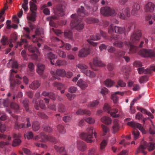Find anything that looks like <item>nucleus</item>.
<instances>
[{
    "mask_svg": "<svg viewBox=\"0 0 155 155\" xmlns=\"http://www.w3.org/2000/svg\"><path fill=\"white\" fill-rule=\"evenodd\" d=\"M24 29L26 32V34H24L25 37L28 39H31V38L29 35L30 33V30L29 28L28 27H24Z\"/></svg>",
    "mask_w": 155,
    "mask_h": 155,
    "instance_id": "nucleus-53",
    "label": "nucleus"
},
{
    "mask_svg": "<svg viewBox=\"0 0 155 155\" xmlns=\"http://www.w3.org/2000/svg\"><path fill=\"white\" fill-rule=\"evenodd\" d=\"M51 73L53 75V79H59L60 78L58 76L63 77L66 75L65 70L61 69H58L55 72L51 71Z\"/></svg>",
    "mask_w": 155,
    "mask_h": 155,
    "instance_id": "nucleus-11",
    "label": "nucleus"
},
{
    "mask_svg": "<svg viewBox=\"0 0 155 155\" xmlns=\"http://www.w3.org/2000/svg\"><path fill=\"white\" fill-rule=\"evenodd\" d=\"M77 66L81 69V72L84 74L87 70V69L88 68V66L82 63H80L77 65Z\"/></svg>",
    "mask_w": 155,
    "mask_h": 155,
    "instance_id": "nucleus-35",
    "label": "nucleus"
},
{
    "mask_svg": "<svg viewBox=\"0 0 155 155\" xmlns=\"http://www.w3.org/2000/svg\"><path fill=\"white\" fill-rule=\"evenodd\" d=\"M45 56L46 58H48L50 60L56 59L57 57L56 55L53 54L51 52L48 53L45 55Z\"/></svg>",
    "mask_w": 155,
    "mask_h": 155,
    "instance_id": "nucleus-43",
    "label": "nucleus"
},
{
    "mask_svg": "<svg viewBox=\"0 0 155 155\" xmlns=\"http://www.w3.org/2000/svg\"><path fill=\"white\" fill-rule=\"evenodd\" d=\"M99 103V101L98 100H96L89 103L87 106L89 107H92L96 106L98 105Z\"/></svg>",
    "mask_w": 155,
    "mask_h": 155,
    "instance_id": "nucleus-54",
    "label": "nucleus"
},
{
    "mask_svg": "<svg viewBox=\"0 0 155 155\" xmlns=\"http://www.w3.org/2000/svg\"><path fill=\"white\" fill-rule=\"evenodd\" d=\"M141 36V33L140 30L135 31L131 35L130 40L132 43L136 44L139 40Z\"/></svg>",
    "mask_w": 155,
    "mask_h": 155,
    "instance_id": "nucleus-12",
    "label": "nucleus"
},
{
    "mask_svg": "<svg viewBox=\"0 0 155 155\" xmlns=\"http://www.w3.org/2000/svg\"><path fill=\"white\" fill-rule=\"evenodd\" d=\"M67 62L64 60H58L56 61L55 65L58 66H64L67 64Z\"/></svg>",
    "mask_w": 155,
    "mask_h": 155,
    "instance_id": "nucleus-45",
    "label": "nucleus"
},
{
    "mask_svg": "<svg viewBox=\"0 0 155 155\" xmlns=\"http://www.w3.org/2000/svg\"><path fill=\"white\" fill-rule=\"evenodd\" d=\"M61 43L62 44L61 46L60 47V48H63L64 49H66L67 50H69L71 48V45L68 43L64 44L62 41H60Z\"/></svg>",
    "mask_w": 155,
    "mask_h": 155,
    "instance_id": "nucleus-41",
    "label": "nucleus"
},
{
    "mask_svg": "<svg viewBox=\"0 0 155 155\" xmlns=\"http://www.w3.org/2000/svg\"><path fill=\"white\" fill-rule=\"evenodd\" d=\"M29 100L28 99H25L23 101V104L25 108V109L27 111H28L29 108L28 107Z\"/></svg>",
    "mask_w": 155,
    "mask_h": 155,
    "instance_id": "nucleus-52",
    "label": "nucleus"
},
{
    "mask_svg": "<svg viewBox=\"0 0 155 155\" xmlns=\"http://www.w3.org/2000/svg\"><path fill=\"white\" fill-rule=\"evenodd\" d=\"M103 133V135L105 136L109 131V128L106 126L102 124L101 126Z\"/></svg>",
    "mask_w": 155,
    "mask_h": 155,
    "instance_id": "nucleus-49",
    "label": "nucleus"
},
{
    "mask_svg": "<svg viewBox=\"0 0 155 155\" xmlns=\"http://www.w3.org/2000/svg\"><path fill=\"white\" fill-rule=\"evenodd\" d=\"M30 9L32 12L30 15L27 16V18L28 21L29 26L31 30H33L35 26L32 22L35 21L36 17V13L34 11L37 10V8L36 5L32 2H30Z\"/></svg>",
    "mask_w": 155,
    "mask_h": 155,
    "instance_id": "nucleus-3",
    "label": "nucleus"
},
{
    "mask_svg": "<svg viewBox=\"0 0 155 155\" xmlns=\"http://www.w3.org/2000/svg\"><path fill=\"white\" fill-rule=\"evenodd\" d=\"M53 85L54 87H57L58 89L60 90L63 89L64 87V85L63 84L57 82L54 83L53 84Z\"/></svg>",
    "mask_w": 155,
    "mask_h": 155,
    "instance_id": "nucleus-56",
    "label": "nucleus"
},
{
    "mask_svg": "<svg viewBox=\"0 0 155 155\" xmlns=\"http://www.w3.org/2000/svg\"><path fill=\"white\" fill-rule=\"evenodd\" d=\"M85 21L87 23L89 24L97 23L99 21L98 19L92 18H87L85 19Z\"/></svg>",
    "mask_w": 155,
    "mask_h": 155,
    "instance_id": "nucleus-42",
    "label": "nucleus"
},
{
    "mask_svg": "<svg viewBox=\"0 0 155 155\" xmlns=\"http://www.w3.org/2000/svg\"><path fill=\"white\" fill-rule=\"evenodd\" d=\"M64 35L66 38L71 39L72 38V33L71 31H67L64 32Z\"/></svg>",
    "mask_w": 155,
    "mask_h": 155,
    "instance_id": "nucleus-58",
    "label": "nucleus"
},
{
    "mask_svg": "<svg viewBox=\"0 0 155 155\" xmlns=\"http://www.w3.org/2000/svg\"><path fill=\"white\" fill-rule=\"evenodd\" d=\"M40 124L38 121L34 122L32 125V128L33 130L34 131H36L38 130L40 128Z\"/></svg>",
    "mask_w": 155,
    "mask_h": 155,
    "instance_id": "nucleus-44",
    "label": "nucleus"
},
{
    "mask_svg": "<svg viewBox=\"0 0 155 155\" xmlns=\"http://www.w3.org/2000/svg\"><path fill=\"white\" fill-rule=\"evenodd\" d=\"M148 77L147 75H144L141 77L139 81L140 83H144L148 81Z\"/></svg>",
    "mask_w": 155,
    "mask_h": 155,
    "instance_id": "nucleus-60",
    "label": "nucleus"
},
{
    "mask_svg": "<svg viewBox=\"0 0 155 155\" xmlns=\"http://www.w3.org/2000/svg\"><path fill=\"white\" fill-rule=\"evenodd\" d=\"M35 35L32 36V40L33 42H36L41 40V39L38 37L41 36L42 38V35L44 34V31L43 29L40 28H37L35 31Z\"/></svg>",
    "mask_w": 155,
    "mask_h": 155,
    "instance_id": "nucleus-8",
    "label": "nucleus"
},
{
    "mask_svg": "<svg viewBox=\"0 0 155 155\" xmlns=\"http://www.w3.org/2000/svg\"><path fill=\"white\" fill-rule=\"evenodd\" d=\"M127 45L130 47V51L131 53H136L137 50V47L135 46L132 45V43L128 42V43H126Z\"/></svg>",
    "mask_w": 155,
    "mask_h": 155,
    "instance_id": "nucleus-31",
    "label": "nucleus"
},
{
    "mask_svg": "<svg viewBox=\"0 0 155 155\" xmlns=\"http://www.w3.org/2000/svg\"><path fill=\"white\" fill-rule=\"evenodd\" d=\"M114 82L110 79H107L104 82L105 85L107 87H111L114 83Z\"/></svg>",
    "mask_w": 155,
    "mask_h": 155,
    "instance_id": "nucleus-48",
    "label": "nucleus"
},
{
    "mask_svg": "<svg viewBox=\"0 0 155 155\" xmlns=\"http://www.w3.org/2000/svg\"><path fill=\"white\" fill-rule=\"evenodd\" d=\"M115 32L116 33L125 34L126 33V30L124 27L116 26L115 27Z\"/></svg>",
    "mask_w": 155,
    "mask_h": 155,
    "instance_id": "nucleus-26",
    "label": "nucleus"
},
{
    "mask_svg": "<svg viewBox=\"0 0 155 155\" xmlns=\"http://www.w3.org/2000/svg\"><path fill=\"white\" fill-rule=\"evenodd\" d=\"M37 73L40 75H42L45 68L44 65L41 64H38L37 65Z\"/></svg>",
    "mask_w": 155,
    "mask_h": 155,
    "instance_id": "nucleus-33",
    "label": "nucleus"
},
{
    "mask_svg": "<svg viewBox=\"0 0 155 155\" xmlns=\"http://www.w3.org/2000/svg\"><path fill=\"white\" fill-rule=\"evenodd\" d=\"M41 82L38 81H35L30 84L29 87L32 89H36L40 86Z\"/></svg>",
    "mask_w": 155,
    "mask_h": 155,
    "instance_id": "nucleus-25",
    "label": "nucleus"
},
{
    "mask_svg": "<svg viewBox=\"0 0 155 155\" xmlns=\"http://www.w3.org/2000/svg\"><path fill=\"white\" fill-rule=\"evenodd\" d=\"M104 110L110 114L111 116L114 117H117L119 116L118 114H116L118 112L117 109H111V107L107 104H105L104 107Z\"/></svg>",
    "mask_w": 155,
    "mask_h": 155,
    "instance_id": "nucleus-9",
    "label": "nucleus"
},
{
    "mask_svg": "<svg viewBox=\"0 0 155 155\" xmlns=\"http://www.w3.org/2000/svg\"><path fill=\"white\" fill-rule=\"evenodd\" d=\"M27 124L26 125L25 124H19L18 122H16L15 123V127L16 129H19L21 128H25L30 127L31 124L30 121V119L29 117H27L26 119Z\"/></svg>",
    "mask_w": 155,
    "mask_h": 155,
    "instance_id": "nucleus-13",
    "label": "nucleus"
},
{
    "mask_svg": "<svg viewBox=\"0 0 155 155\" xmlns=\"http://www.w3.org/2000/svg\"><path fill=\"white\" fill-rule=\"evenodd\" d=\"M65 6L61 4H59L56 7L57 12L55 13V15L58 16H63L65 15L64 9Z\"/></svg>",
    "mask_w": 155,
    "mask_h": 155,
    "instance_id": "nucleus-16",
    "label": "nucleus"
},
{
    "mask_svg": "<svg viewBox=\"0 0 155 155\" xmlns=\"http://www.w3.org/2000/svg\"><path fill=\"white\" fill-rule=\"evenodd\" d=\"M140 54L144 58H152L155 56V52L150 49H143L139 52Z\"/></svg>",
    "mask_w": 155,
    "mask_h": 155,
    "instance_id": "nucleus-7",
    "label": "nucleus"
},
{
    "mask_svg": "<svg viewBox=\"0 0 155 155\" xmlns=\"http://www.w3.org/2000/svg\"><path fill=\"white\" fill-rule=\"evenodd\" d=\"M101 14L105 16H115L117 13L115 10L108 7H105L101 8L100 10Z\"/></svg>",
    "mask_w": 155,
    "mask_h": 155,
    "instance_id": "nucleus-6",
    "label": "nucleus"
},
{
    "mask_svg": "<svg viewBox=\"0 0 155 155\" xmlns=\"http://www.w3.org/2000/svg\"><path fill=\"white\" fill-rule=\"evenodd\" d=\"M127 125L135 128H138L143 134L146 133V131L143 127L141 124L139 123L130 121L127 123Z\"/></svg>",
    "mask_w": 155,
    "mask_h": 155,
    "instance_id": "nucleus-17",
    "label": "nucleus"
},
{
    "mask_svg": "<svg viewBox=\"0 0 155 155\" xmlns=\"http://www.w3.org/2000/svg\"><path fill=\"white\" fill-rule=\"evenodd\" d=\"M57 53L59 56L63 58H65L66 57V54L64 52L58 50L56 51Z\"/></svg>",
    "mask_w": 155,
    "mask_h": 155,
    "instance_id": "nucleus-51",
    "label": "nucleus"
},
{
    "mask_svg": "<svg viewBox=\"0 0 155 155\" xmlns=\"http://www.w3.org/2000/svg\"><path fill=\"white\" fill-rule=\"evenodd\" d=\"M89 52V48H84L80 51L78 55L80 57H85L88 55Z\"/></svg>",
    "mask_w": 155,
    "mask_h": 155,
    "instance_id": "nucleus-23",
    "label": "nucleus"
},
{
    "mask_svg": "<svg viewBox=\"0 0 155 155\" xmlns=\"http://www.w3.org/2000/svg\"><path fill=\"white\" fill-rule=\"evenodd\" d=\"M84 74L87 76H88L91 78H94L96 76V74L95 73L90 70H87L84 73Z\"/></svg>",
    "mask_w": 155,
    "mask_h": 155,
    "instance_id": "nucleus-39",
    "label": "nucleus"
},
{
    "mask_svg": "<svg viewBox=\"0 0 155 155\" xmlns=\"http://www.w3.org/2000/svg\"><path fill=\"white\" fill-rule=\"evenodd\" d=\"M29 51L33 53L32 58L34 59H36L38 58V54H39V50L37 47L32 45L30 46L28 48Z\"/></svg>",
    "mask_w": 155,
    "mask_h": 155,
    "instance_id": "nucleus-18",
    "label": "nucleus"
},
{
    "mask_svg": "<svg viewBox=\"0 0 155 155\" xmlns=\"http://www.w3.org/2000/svg\"><path fill=\"white\" fill-rule=\"evenodd\" d=\"M24 3L22 5V7L24 9L25 12H26L28 9V0H24Z\"/></svg>",
    "mask_w": 155,
    "mask_h": 155,
    "instance_id": "nucleus-61",
    "label": "nucleus"
},
{
    "mask_svg": "<svg viewBox=\"0 0 155 155\" xmlns=\"http://www.w3.org/2000/svg\"><path fill=\"white\" fill-rule=\"evenodd\" d=\"M10 107L16 111L19 110V105L16 103L12 102L10 104Z\"/></svg>",
    "mask_w": 155,
    "mask_h": 155,
    "instance_id": "nucleus-50",
    "label": "nucleus"
},
{
    "mask_svg": "<svg viewBox=\"0 0 155 155\" xmlns=\"http://www.w3.org/2000/svg\"><path fill=\"white\" fill-rule=\"evenodd\" d=\"M116 26H114L113 24H111L109 27L108 28V32L110 34H113L114 31H115V27Z\"/></svg>",
    "mask_w": 155,
    "mask_h": 155,
    "instance_id": "nucleus-55",
    "label": "nucleus"
},
{
    "mask_svg": "<svg viewBox=\"0 0 155 155\" xmlns=\"http://www.w3.org/2000/svg\"><path fill=\"white\" fill-rule=\"evenodd\" d=\"M154 5L151 2H148L145 6V10L146 12H152L154 8Z\"/></svg>",
    "mask_w": 155,
    "mask_h": 155,
    "instance_id": "nucleus-22",
    "label": "nucleus"
},
{
    "mask_svg": "<svg viewBox=\"0 0 155 155\" xmlns=\"http://www.w3.org/2000/svg\"><path fill=\"white\" fill-rule=\"evenodd\" d=\"M57 129L60 134H64L66 133V130L64 127L62 125L59 124L57 125Z\"/></svg>",
    "mask_w": 155,
    "mask_h": 155,
    "instance_id": "nucleus-36",
    "label": "nucleus"
},
{
    "mask_svg": "<svg viewBox=\"0 0 155 155\" xmlns=\"http://www.w3.org/2000/svg\"><path fill=\"white\" fill-rule=\"evenodd\" d=\"M77 144L78 149L82 152L85 151L87 149L86 143L82 141H78Z\"/></svg>",
    "mask_w": 155,
    "mask_h": 155,
    "instance_id": "nucleus-20",
    "label": "nucleus"
},
{
    "mask_svg": "<svg viewBox=\"0 0 155 155\" xmlns=\"http://www.w3.org/2000/svg\"><path fill=\"white\" fill-rule=\"evenodd\" d=\"M126 43H128V42H122L120 41H117L113 43V45L116 47L119 48H122L123 47L124 44L127 45Z\"/></svg>",
    "mask_w": 155,
    "mask_h": 155,
    "instance_id": "nucleus-40",
    "label": "nucleus"
},
{
    "mask_svg": "<svg viewBox=\"0 0 155 155\" xmlns=\"http://www.w3.org/2000/svg\"><path fill=\"white\" fill-rule=\"evenodd\" d=\"M101 121L107 124L110 125L111 124L112 120L109 117L104 116L102 117L101 119Z\"/></svg>",
    "mask_w": 155,
    "mask_h": 155,
    "instance_id": "nucleus-32",
    "label": "nucleus"
},
{
    "mask_svg": "<svg viewBox=\"0 0 155 155\" xmlns=\"http://www.w3.org/2000/svg\"><path fill=\"white\" fill-rule=\"evenodd\" d=\"M125 52V51H118L114 53L115 56L118 59H120L124 56Z\"/></svg>",
    "mask_w": 155,
    "mask_h": 155,
    "instance_id": "nucleus-38",
    "label": "nucleus"
},
{
    "mask_svg": "<svg viewBox=\"0 0 155 155\" xmlns=\"http://www.w3.org/2000/svg\"><path fill=\"white\" fill-rule=\"evenodd\" d=\"M113 128L114 130V133H116L119 128L118 121L117 119H115L114 120Z\"/></svg>",
    "mask_w": 155,
    "mask_h": 155,
    "instance_id": "nucleus-37",
    "label": "nucleus"
},
{
    "mask_svg": "<svg viewBox=\"0 0 155 155\" xmlns=\"http://www.w3.org/2000/svg\"><path fill=\"white\" fill-rule=\"evenodd\" d=\"M137 109L138 110L140 111L142 113L144 114H146L149 116L150 118H153V115L151 114V113L150 112H149L148 111H147L146 109L140 107H137Z\"/></svg>",
    "mask_w": 155,
    "mask_h": 155,
    "instance_id": "nucleus-28",
    "label": "nucleus"
},
{
    "mask_svg": "<svg viewBox=\"0 0 155 155\" xmlns=\"http://www.w3.org/2000/svg\"><path fill=\"white\" fill-rule=\"evenodd\" d=\"M107 140L104 139L102 141L100 144V149L101 150L104 149L107 145Z\"/></svg>",
    "mask_w": 155,
    "mask_h": 155,
    "instance_id": "nucleus-63",
    "label": "nucleus"
},
{
    "mask_svg": "<svg viewBox=\"0 0 155 155\" xmlns=\"http://www.w3.org/2000/svg\"><path fill=\"white\" fill-rule=\"evenodd\" d=\"M72 119V116L70 115H67L64 117H63V120L67 123L71 121Z\"/></svg>",
    "mask_w": 155,
    "mask_h": 155,
    "instance_id": "nucleus-57",
    "label": "nucleus"
},
{
    "mask_svg": "<svg viewBox=\"0 0 155 155\" xmlns=\"http://www.w3.org/2000/svg\"><path fill=\"white\" fill-rule=\"evenodd\" d=\"M14 77V75L12 73H11L10 75V86L12 88L14 87L16 84H19L21 83V82L19 80H13V78Z\"/></svg>",
    "mask_w": 155,
    "mask_h": 155,
    "instance_id": "nucleus-21",
    "label": "nucleus"
},
{
    "mask_svg": "<svg viewBox=\"0 0 155 155\" xmlns=\"http://www.w3.org/2000/svg\"><path fill=\"white\" fill-rule=\"evenodd\" d=\"M58 110L59 112L64 113L66 111L67 109L65 105L62 104H60L58 105Z\"/></svg>",
    "mask_w": 155,
    "mask_h": 155,
    "instance_id": "nucleus-46",
    "label": "nucleus"
},
{
    "mask_svg": "<svg viewBox=\"0 0 155 155\" xmlns=\"http://www.w3.org/2000/svg\"><path fill=\"white\" fill-rule=\"evenodd\" d=\"M59 17L56 15H53L47 18V19L50 21L49 25L51 26L55 27L56 26V24L53 21V20H57Z\"/></svg>",
    "mask_w": 155,
    "mask_h": 155,
    "instance_id": "nucleus-34",
    "label": "nucleus"
},
{
    "mask_svg": "<svg viewBox=\"0 0 155 155\" xmlns=\"http://www.w3.org/2000/svg\"><path fill=\"white\" fill-rule=\"evenodd\" d=\"M41 139L40 140L41 142H45V141H49L56 143L57 142L56 139L53 136L51 135H47L44 133L41 132L40 136L37 135L34 137L35 140Z\"/></svg>",
    "mask_w": 155,
    "mask_h": 155,
    "instance_id": "nucleus-5",
    "label": "nucleus"
},
{
    "mask_svg": "<svg viewBox=\"0 0 155 155\" xmlns=\"http://www.w3.org/2000/svg\"><path fill=\"white\" fill-rule=\"evenodd\" d=\"M21 137V135L20 134H14L13 137L15 139L13 142V146L15 147L16 146L20 144L21 142V140H20V138Z\"/></svg>",
    "mask_w": 155,
    "mask_h": 155,
    "instance_id": "nucleus-19",
    "label": "nucleus"
},
{
    "mask_svg": "<svg viewBox=\"0 0 155 155\" xmlns=\"http://www.w3.org/2000/svg\"><path fill=\"white\" fill-rule=\"evenodd\" d=\"M118 15L120 18L122 19H125L126 16L128 17H130V8L127 7L123 8L119 12Z\"/></svg>",
    "mask_w": 155,
    "mask_h": 155,
    "instance_id": "nucleus-10",
    "label": "nucleus"
},
{
    "mask_svg": "<svg viewBox=\"0 0 155 155\" xmlns=\"http://www.w3.org/2000/svg\"><path fill=\"white\" fill-rule=\"evenodd\" d=\"M126 84L123 80L120 79L117 82V85L115 86L116 87H124L126 86Z\"/></svg>",
    "mask_w": 155,
    "mask_h": 155,
    "instance_id": "nucleus-47",
    "label": "nucleus"
},
{
    "mask_svg": "<svg viewBox=\"0 0 155 155\" xmlns=\"http://www.w3.org/2000/svg\"><path fill=\"white\" fill-rule=\"evenodd\" d=\"M77 84L82 89H84L87 87V84L86 82L80 79L77 82Z\"/></svg>",
    "mask_w": 155,
    "mask_h": 155,
    "instance_id": "nucleus-29",
    "label": "nucleus"
},
{
    "mask_svg": "<svg viewBox=\"0 0 155 155\" xmlns=\"http://www.w3.org/2000/svg\"><path fill=\"white\" fill-rule=\"evenodd\" d=\"M89 155H98L95 149L93 148L90 149L88 151Z\"/></svg>",
    "mask_w": 155,
    "mask_h": 155,
    "instance_id": "nucleus-64",
    "label": "nucleus"
},
{
    "mask_svg": "<svg viewBox=\"0 0 155 155\" xmlns=\"http://www.w3.org/2000/svg\"><path fill=\"white\" fill-rule=\"evenodd\" d=\"M8 42V38L5 36H3L1 40V42L3 45H5L7 44Z\"/></svg>",
    "mask_w": 155,
    "mask_h": 155,
    "instance_id": "nucleus-62",
    "label": "nucleus"
},
{
    "mask_svg": "<svg viewBox=\"0 0 155 155\" xmlns=\"http://www.w3.org/2000/svg\"><path fill=\"white\" fill-rule=\"evenodd\" d=\"M86 133H82L80 134V137L85 140L88 143H91L94 141L91 139L93 138V134H94V129L93 127H88L86 129ZM95 137L96 138V133H94Z\"/></svg>",
    "mask_w": 155,
    "mask_h": 155,
    "instance_id": "nucleus-4",
    "label": "nucleus"
},
{
    "mask_svg": "<svg viewBox=\"0 0 155 155\" xmlns=\"http://www.w3.org/2000/svg\"><path fill=\"white\" fill-rule=\"evenodd\" d=\"M137 70L140 74H150L152 71H155V65H151L149 69L147 68L145 69L143 68L142 67L138 68Z\"/></svg>",
    "mask_w": 155,
    "mask_h": 155,
    "instance_id": "nucleus-15",
    "label": "nucleus"
},
{
    "mask_svg": "<svg viewBox=\"0 0 155 155\" xmlns=\"http://www.w3.org/2000/svg\"><path fill=\"white\" fill-rule=\"evenodd\" d=\"M101 38V36L99 34H96L95 35H91L90 36V38L87 40V41L91 45L93 46H97L98 43H97L94 42L91 40L98 41Z\"/></svg>",
    "mask_w": 155,
    "mask_h": 155,
    "instance_id": "nucleus-14",
    "label": "nucleus"
},
{
    "mask_svg": "<svg viewBox=\"0 0 155 155\" xmlns=\"http://www.w3.org/2000/svg\"><path fill=\"white\" fill-rule=\"evenodd\" d=\"M147 148L149 152L155 149V143L153 142L147 143L145 141H142L141 144L137 150L136 154H137L139 152H141L144 155H146L147 152L144 150Z\"/></svg>",
    "mask_w": 155,
    "mask_h": 155,
    "instance_id": "nucleus-2",
    "label": "nucleus"
},
{
    "mask_svg": "<svg viewBox=\"0 0 155 155\" xmlns=\"http://www.w3.org/2000/svg\"><path fill=\"white\" fill-rule=\"evenodd\" d=\"M93 63L95 66H96L103 67L105 66L104 64L100 60V58L97 57L94 58Z\"/></svg>",
    "mask_w": 155,
    "mask_h": 155,
    "instance_id": "nucleus-24",
    "label": "nucleus"
},
{
    "mask_svg": "<svg viewBox=\"0 0 155 155\" xmlns=\"http://www.w3.org/2000/svg\"><path fill=\"white\" fill-rule=\"evenodd\" d=\"M78 14H73L71 16L72 18L70 24V26L72 28H74L76 30L81 31L83 29L84 27V24L82 21V20L79 17H84L87 15L88 13L85 11L84 7L81 6L80 8L77 10Z\"/></svg>",
    "mask_w": 155,
    "mask_h": 155,
    "instance_id": "nucleus-1",
    "label": "nucleus"
},
{
    "mask_svg": "<svg viewBox=\"0 0 155 155\" xmlns=\"http://www.w3.org/2000/svg\"><path fill=\"white\" fill-rule=\"evenodd\" d=\"M35 107L36 109L38 110L39 107L41 108L45 109H46L45 105L44 103V101L42 100H41L39 102V104H36L35 105Z\"/></svg>",
    "mask_w": 155,
    "mask_h": 155,
    "instance_id": "nucleus-30",
    "label": "nucleus"
},
{
    "mask_svg": "<svg viewBox=\"0 0 155 155\" xmlns=\"http://www.w3.org/2000/svg\"><path fill=\"white\" fill-rule=\"evenodd\" d=\"M77 115H81L85 114L88 115H90L91 114L90 111L87 110H83L81 109H79L76 112Z\"/></svg>",
    "mask_w": 155,
    "mask_h": 155,
    "instance_id": "nucleus-27",
    "label": "nucleus"
},
{
    "mask_svg": "<svg viewBox=\"0 0 155 155\" xmlns=\"http://www.w3.org/2000/svg\"><path fill=\"white\" fill-rule=\"evenodd\" d=\"M133 134L134 135V139L136 140L139 138L140 133L138 130L135 129L133 132Z\"/></svg>",
    "mask_w": 155,
    "mask_h": 155,
    "instance_id": "nucleus-59",
    "label": "nucleus"
}]
</instances>
